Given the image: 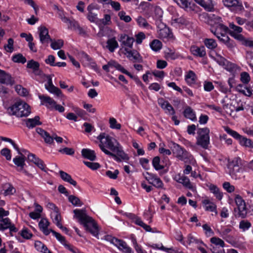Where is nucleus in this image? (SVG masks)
I'll return each mask as SVG.
<instances>
[{
    "label": "nucleus",
    "mask_w": 253,
    "mask_h": 253,
    "mask_svg": "<svg viewBox=\"0 0 253 253\" xmlns=\"http://www.w3.org/2000/svg\"><path fill=\"white\" fill-rule=\"evenodd\" d=\"M108 136H110L108 134H106L105 133H101L98 135V136L97 137V139H98L100 141L99 147L100 149L101 150V151L103 152L106 155L111 156L116 162H121V160H120V159L118 158L115 154L111 152V151L105 148V145H104V139H105V140H106V138Z\"/></svg>",
    "instance_id": "obj_13"
},
{
    "label": "nucleus",
    "mask_w": 253,
    "mask_h": 253,
    "mask_svg": "<svg viewBox=\"0 0 253 253\" xmlns=\"http://www.w3.org/2000/svg\"><path fill=\"white\" fill-rule=\"evenodd\" d=\"M16 189L11 184L8 183L5 185L4 193L6 195H14Z\"/></svg>",
    "instance_id": "obj_54"
},
{
    "label": "nucleus",
    "mask_w": 253,
    "mask_h": 253,
    "mask_svg": "<svg viewBox=\"0 0 253 253\" xmlns=\"http://www.w3.org/2000/svg\"><path fill=\"white\" fill-rule=\"evenodd\" d=\"M187 246L190 245L191 244H204L202 240L195 238L192 234H189L187 236V240L186 241Z\"/></svg>",
    "instance_id": "obj_41"
},
{
    "label": "nucleus",
    "mask_w": 253,
    "mask_h": 253,
    "mask_svg": "<svg viewBox=\"0 0 253 253\" xmlns=\"http://www.w3.org/2000/svg\"><path fill=\"white\" fill-rule=\"evenodd\" d=\"M209 189L211 192L212 193L214 196L218 200H221L223 197V194L220 192L219 189L214 184H211L209 187Z\"/></svg>",
    "instance_id": "obj_36"
},
{
    "label": "nucleus",
    "mask_w": 253,
    "mask_h": 253,
    "mask_svg": "<svg viewBox=\"0 0 253 253\" xmlns=\"http://www.w3.org/2000/svg\"><path fill=\"white\" fill-rule=\"evenodd\" d=\"M106 48L111 52H114L115 49L119 47V44L115 37L109 39L106 42Z\"/></svg>",
    "instance_id": "obj_29"
},
{
    "label": "nucleus",
    "mask_w": 253,
    "mask_h": 253,
    "mask_svg": "<svg viewBox=\"0 0 253 253\" xmlns=\"http://www.w3.org/2000/svg\"><path fill=\"white\" fill-rule=\"evenodd\" d=\"M181 8L187 11H197L198 8L196 4L190 0H174Z\"/></svg>",
    "instance_id": "obj_15"
},
{
    "label": "nucleus",
    "mask_w": 253,
    "mask_h": 253,
    "mask_svg": "<svg viewBox=\"0 0 253 253\" xmlns=\"http://www.w3.org/2000/svg\"><path fill=\"white\" fill-rule=\"evenodd\" d=\"M39 37L40 42L44 44H48L49 42H52V39L50 38L48 33V30L44 26H41L39 28Z\"/></svg>",
    "instance_id": "obj_16"
},
{
    "label": "nucleus",
    "mask_w": 253,
    "mask_h": 253,
    "mask_svg": "<svg viewBox=\"0 0 253 253\" xmlns=\"http://www.w3.org/2000/svg\"><path fill=\"white\" fill-rule=\"evenodd\" d=\"M180 183L182 184L185 188L193 192L196 190V187L191 183L189 178L186 176H182Z\"/></svg>",
    "instance_id": "obj_34"
},
{
    "label": "nucleus",
    "mask_w": 253,
    "mask_h": 253,
    "mask_svg": "<svg viewBox=\"0 0 253 253\" xmlns=\"http://www.w3.org/2000/svg\"><path fill=\"white\" fill-rule=\"evenodd\" d=\"M18 234H20L24 239L26 240L30 239L33 236V234L30 231V230L26 227L23 228Z\"/></svg>",
    "instance_id": "obj_49"
},
{
    "label": "nucleus",
    "mask_w": 253,
    "mask_h": 253,
    "mask_svg": "<svg viewBox=\"0 0 253 253\" xmlns=\"http://www.w3.org/2000/svg\"><path fill=\"white\" fill-rule=\"evenodd\" d=\"M83 163L86 166L93 170H96L101 167L100 165L97 162H91L84 161Z\"/></svg>",
    "instance_id": "obj_57"
},
{
    "label": "nucleus",
    "mask_w": 253,
    "mask_h": 253,
    "mask_svg": "<svg viewBox=\"0 0 253 253\" xmlns=\"http://www.w3.org/2000/svg\"><path fill=\"white\" fill-rule=\"evenodd\" d=\"M202 204L204 207H205L206 211L216 212V205L214 203L211 202L209 200L205 199L203 200Z\"/></svg>",
    "instance_id": "obj_32"
},
{
    "label": "nucleus",
    "mask_w": 253,
    "mask_h": 253,
    "mask_svg": "<svg viewBox=\"0 0 253 253\" xmlns=\"http://www.w3.org/2000/svg\"><path fill=\"white\" fill-rule=\"evenodd\" d=\"M224 130L231 136L237 140L243 147L253 148V140L240 134L237 131L232 129L228 126H224Z\"/></svg>",
    "instance_id": "obj_4"
},
{
    "label": "nucleus",
    "mask_w": 253,
    "mask_h": 253,
    "mask_svg": "<svg viewBox=\"0 0 253 253\" xmlns=\"http://www.w3.org/2000/svg\"><path fill=\"white\" fill-rule=\"evenodd\" d=\"M25 157L24 156H16L13 159V162L17 167H20V169H23L25 165Z\"/></svg>",
    "instance_id": "obj_43"
},
{
    "label": "nucleus",
    "mask_w": 253,
    "mask_h": 253,
    "mask_svg": "<svg viewBox=\"0 0 253 253\" xmlns=\"http://www.w3.org/2000/svg\"><path fill=\"white\" fill-rule=\"evenodd\" d=\"M240 81L245 84H248L251 81V77L249 74L246 72H243L240 74Z\"/></svg>",
    "instance_id": "obj_53"
},
{
    "label": "nucleus",
    "mask_w": 253,
    "mask_h": 253,
    "mask_svg": "<svg viewBox=\"0 0 253 253\" xmlns=\"http://www.w3.org/2000/svg\"><path fill=\"white\" fill-rule=\"evenodd\" d=\"M219 41L224 43L229 48H232L235 46L234 41L231 40L228 36L223 39H220Z\"/></svg>",
    "instance_id": "obj_47"
},
{
    "label": "nucleus",
    "mask_w": 253,
    "mask_h": 253,
    "mask_svg": "<svg viewBox=\"0 0 253 253\" xmlns=\"http://www.w3.org/2000/svg\"><path fill=\"white\" fill-rule=\"evenodd\" d=\"M183 114L185 118L192 121H195L197 120L195 112L190 106H187L185 108Z\"/></svg>",
    "instance_id": "obj_26"
},
{
    "label": "nucleus",
    "mask_w": 253,
    "mask_h": 253,
    "mask_svg": "<svg viewBox=\"0 0 253 253\" xmlns=\"http://www.w3.org/2000/svg\"><path fill=\"white\" fill-rule=\"evenodd\" d=\"M119 41L122 42V44L128 49L132 48L135 39L133 37H129L126 34H121Z\"/></svg>",
    "instance_id": "obj_18"
},
{
    "label": "nucleus",
    "mask_w": 253,
    "mask_h": 253,
    "mask_svg": "<svg viewBox=\"0 0 253 253\" xmlns=\"http://www.w3.org/2000/svg\"><path fill=\"white\" fill-rule=\"evenodd\" d=\"M219 57H220V60L217 61V62L219 64V65L225 66V68L227 71H231L233 68V64L228 61L227 59H226L224 57L220 55H219Z\"/></svg>",
    "instance_id": "obj_38"
},
{
    "label": "nucleus",
    "mask_w": 253,
    "mask_h": 253,
    "mask_svg": "<svg viewBox=\"0 0 253 253\" xmlns=\"http://www.w3.org/2000/svg\"><path fill=\"white\" fill-rule=\"evenodd\" d=\"M118 249L123 253H134L132 249L125 241L120 245V249Z\"/></svg>",
    "instance_id": "obj_45"
},
{
    "label": "nucleus",
    "mask_w": 253,
    "mask_h": 253,
    "mask_svg": "<svg viewBox=\"0 0 253 253\" xmlns=\"http://www.w3.org/2000/svg\"><path fill=\"white\" fill-rule=\"evenodd\" d=\"M170 149L173 154L179 160H184L185 159H190L191 156L190 154L180 145L175 142H172V146H170Z\"/></svg>",
    "instance_id": "obj_8"
},
{
    "label": "nucleus",
    "mask_w": 253,
    "mask_h": 253,
    "mask_svg": "<svg viewBox=\"0 0 253 253\" xmlns=\"http://www.w3.org/2000/svg\"><path fill=\"white\" fill-rule=\"evenodd\" d=\"M104 145L105 148H107L110 149L112 153L115 154L116 156L121 160L127 161L129 158L127 154L123 150L122 146L112 136H108L106 140H104Z\"/></svg>",
    "instance_id": "obj_3"
},
{
    "label": "nucleus",
    "mask_w": 253,
    "mask_h": 253,
    "mask_svg": "<svg viewBox=\"0 0 253 253\" xmlns=\"http://www.w3.org/2000/svg\"><path fill=\"white\" fill-rule=\"evenodd\" d=\"M23 107H20V110L19 111L15 112V116L17 117H23L28 116L31 113L30 107L26 102L22 101Z\"/></svg>",
    "instance_id": "obj_21"
},
{
    "label": "nucleus",
    "mask_w": 253,
    "mask_h": 253,
    "mask_svg": "<svg viewBox=\"0 0 253 253\" xmlns=\"http://www.w3.org/2000/svg\"><path fill=\"white\" fill-rule=\"evenodd\" d=\"M185 80L189 86L195 88L201 86V83L198 81L196 74L192 70L187 72L185 76Z\"/></svg>",
    "instance_id": "obj_14"
},
{
    "label": "nucleus",
    "mask_w": 253,
    "mask_h": 253,
    "mask_svg": "<svg viewBox=\"0 0 253 253\" xmlns=\"http://www.w3.org/2000/svg\"><path fill=\"white\" fill-rule=\"evenodd\" d=\"M51 233L64 247L73 253H82L78 249L68 243L65 237L55 231L50 229Z\"/></svg>",
    "instance_id": "obj_10"
},
{
    "label": "nucleus",
    "mask_w": 253,
    "mask_h": 253,
    "mask_svg": "<svg viewBox=\"0 0 253 253\" xmlns=\"http://www.w3.org/2000/svg\"><path fill=\"white\" fill-rule=\"evenodd\" d=\"M161 101L163 102L160 104L161 108L166 110L165 113L169 115H173L175 114V111L172 105L168 101L164 100L163 98L161 99Z\"/></svg>",
    "instance_id": "obj_25"
},
{
    "label": "nucleus",
    "mask_w": 253,
    "mask_h": 253,
    "mask_svg": "<svg viewBox=\"0 0 253 253\" xmlns=\"http://www.w3.org/2000/svg\"><path fill=\"white\" fill-rule=\"evenodd\" d=\"M252 226V224L248 220H241L239 223V228L242 230V231H245L248 230Z\"/></svg>",
    "instance_id": "obj_55"
},
{
    "label": "nucleus",
    "mask_w": 253,
    "mask_h": 253,
    "mask_svg": "<svg viewBox=\"0 0 253 253\" xmlns=\"http://www.w3.org/2000/svg\"><path fill=\"white\" fill-rule=\"evenodd\" d=\"M125 55L127 58L131 62L135 63H141L143 62V57L135 49H130L127 47L124 48Z\"/></svg>",
    "instance_id": "obj_11"
},
{
    "label": "nucleus",
    "mask_w": 253,
    "mask_h": 253,
    "mask_svg": "<svg viewBox=\"0 0 253 253\" xmlns=\"http://www.w3.org/2000/svg\"><path fill=\"white\" fill-rule=\"evenodd\" d=\"M48 86L46 85L45 88L49 92L54 93L59 97L62 95L61 90L58 87L55 86L53 84L51 79L48 81Z\"/></svg>",
    "instance_id": "obj_30"
},
{
    "label": "nucleus",
    "mask_w": 253,
    "mask_h": 253,
    "mask_svg": "<svg viewBox=\"0 0 253 253\" xmlns=\"http://www.w3.org/2000/svg\"><path fill=\"white\" fill-rule=\"evenodd\" d=\"M64 45V41L62 39L51 42L50 46L54 50L60 49Z\"/></svg>",
    "instance_id": "obj_50"
},
{
    "label": "nucleus",
    "mask_w": 253,
    "mask_h": 253,
    "mask_svg": "<svg viewBox=\"0 0 253 253\" xmlns=\"http://www.w3.org/2000/svg\"><path fill=\"white\" fill-rule=\"evenodd\" d=\"M190 51L194 56L203 58L206 55V49L204 45H192L190 48Z\"/></svg>",
    "instance_id": "obj_19"
},
{
    "label": "nucleus",
    "mask_w": 253,
    "mask_h": 253,
    "mask_svg": "<svg viewBox=\"0 0 253 253\" xmlns=\"http://www.w3.org/2000/svg\"><path fill=\"white\" fill-rule=\"evenodd\" d=\"M224 5L236 14H242L245 11L242 2L238 0H222Z\"/></svg>",
    "instance_id": "obj_7"
},
{
    "label": "nucleus",
    "mask_w": 253,
    "mask_h": 253,
    "mask_svg": "<svg viewBox=\"0 0 253 253\" xmlns=\"http://www.w3.org/2000/svg\"><path fill=\"white\" fill-rule=\"evenodd\" d=\"M110 127L113 129H120L121 127L120 124L117 123L116 119L114 118H110L109 119Z\"/></svg>",
    "instance_id": "obj_61"
},
{
    "label": "nucleus",
    "mask_w": 253,
    "mask_h": 253,
    "mask_svg": "<svg viewBox=\"0 0 253 253\" xmlns=\"http://www.w3.org/2000/svg\"><path fill=\"white\" fill-rule=\"evenodd\" d=\"M118 16L121 20L125 22L128 23L131 20V18L129 15H126V12L124 11H120L118 13Z\"/></svg>",
    "instance_id": "obj_62"
},
{
    "label": "nucleus",
    "mask_w": 253,
    "mask_h": 253,
    "mask_svg": "<svg viewBox=\"0 0 253 253\" xmlns=\"http://www.w3.org/2000/svg\"><path fill=\"white\" fill-rule=\"evenodd\" d=\"M39 98L41 101V104L44 105L47 107H49L48 105L52 106L56 104V102L49 96L41 95H39Z\"/></svg>",
    "instance_id": "obj_35"
},
{
    "label": "nucleus",
    "mask_w": 253,
    "mask_h": 253,
    "mask_svg": "<svg viewBox=\"0 0 253 253\" xmlns=\"http://www.w3.org/2000/svg\"><path fill=\"white\" fill-rule=\"evenodd\" d=\"M204 43L205 45L209 49L214 50L217 46V44L215 40L213 39L206 38L204 39Z\"/></svg>",
    "instance_id": "obj_37"
},
{
    "label": "nucleus",
    "mask_w": 253,
    "mask_h": 253,
    "mask_svg": "<svg viewBox=\"0 0 253 253\" xmlns=\"http://www.w3.org/2000/svg\"><path fill=\"white\" fill-rule=\"evenodd\" d=\"M55 10H57V13L58 14L59 17L61 19L62 21L64 23H67V21H68V17H66L64 15V11L60 8L57 5H55Z\"/></svg>",
    "instance_id": "obj_56"
},
{
    "label": "nucleus",
    "mask_w": 253,
    "mask_h": 253,
    "mask_svg": "<svg viewBox=\"0 0 253 253\" xmlns=\"http://www.w3.org/2000/svg\"><path fill=\"white\" fill-rule=\"evenodd\" d=\"M40 63L33 59L29 60L27 64V68L32 69L35 75L40 74L38 73V72H40Z\"/></svg>",
    "instance_id": "obj_27"
},
{
    "label": "nucleus",
    "mask_w": 253,
    "mask_h": 253,
    "mask_svg": "<svg viewBox=\"0 0 253 253\" xmlns=\"http://www.w3.org/2000/svg\"><path fill=\"white\" fill-rule=\"evenodd\" d=\"M59 174L60 177L63 180L70 183L75 187L77 186V182L72 179L71 176L69 174L63 170H60Z\"/></svg>",
    "instance_id": "obj_28"
},
{
    "label": "nucleus",
    "mask_w": 253,
    "mask_h": 253,
    "mask_svg": "<svg viewBox=\"0 0 253 253\" xmlns=\"http://www.w3.org/2000/svg\"><path fill=\"white\" fill-rule=\"evenodd\" d=\"M12 60L15 63L24 64L26 62V58L21 54H14L12 57Z\"/></svg>",
    "instance_id": "obj_44"
},
{
    "label": "nucleus",
    "mask_w": 253,
    "mask_h": 253,
    "mask_svg": "<svg viewBox=\"0 0 253 253\" xmlns=\"http://www.w3.org/2000/svg\"><path fill=\"white\" fill-rule=\"evenodd\" d=\"M15 89L17 93L20 95L25 96L28 94L27 90L25 88H24L21 85H16L15 86Z\"/></svg>",
    "instance_id": "obj_58"
},
{
    "label": "nucleus",
    "mask_w": 253,
    "mask_h": 253,
    "mask_svg": "<svg viewBox=\"0 0 253 253\" xmlns=\"http://www.w3.org/2000/svg\"><path fill=\"white\" fill-rule=\"evenodd\" d=\"M69 201L71 203L75 206L81 207L83 205V203L80 199L74 196V195H70L68 197Z\"/></svg>",
    "instance_id": "obj_46"
},
{
    "label": "nucleus",
    "mask_w": 253,
    "mask_h": 253,
    "mask_svg": "<svg viewBox=\"0 0 253 253\" xmlns=\"http://www.w3.org/2000/svg\"><path fill=\"white\" fill-rule=\"evenodd\" d=\"M138 25L144 28L148 29L150 25L148 23L147 20L142 16H138L137 20Z\"/></svg>",
    "instance_id": "obj_52"
},
{
    "label": "nucleus",
    "mask_w": 253,
    "mask_h": 253,
    "mask_svg": "<svg viewBox=\"0 0 253 253\" xmlns=\"http://www.w3.org/2000/svg\"><path fill=\"white\" fill-rule=\"evenodd\" d=\"M163 44L159 40H153L150 43V48L152 50L155 52L159 51L162 48Z\"/></svg>",
    "instance_id": "obj_39"
},
{
    "label": "nucleus",
    "mask_w": 253,
    "mask_h": 253,
    "mask_svg": "<svg viewBox=\"0 0 253 253\" xmlns=\"http://www.w3.org/2000/svg\"><path fill=\"white\" fill-rule=\"evenodd\" d=\"M166 55L168 58L173 60L179 58L180 56V54L179 52H176L175 50L171 48L168 49V51L166 53Z\"/></svg>",
    "instance_id": "obj_42"
},
{
    "label": "nucleus",
    "mask_w": 253,
    "mask_h": 253,
    "mask_svg": "<svg viewBox=\"0 0 253 253\" xmlns=\"http://www.w3.org/2000/svg\"><path fill=\"white\" fill-rule=\"evenodd\" d=\"M211 32L220 41V39L225 38L229 31V28L222 23L215 22L211 25L210 28Z\"/></svg>",
    "instance_id": "obj_6"
},
{
    "label": "nucleus",
    "mask_w": 253,
    "mask_h": 253,
    "mask_svg": "<svg viewBox=\"0 0 253 253\" xmlns=\"http://www.w3.org/2000/svg\"><path fill=\"white\" fill-rule=\"evenodd\" d=\"M161 159L160 157H154L152 159V164L156 170H159L164 169V166L161 165Z\"/></svg>",
    "instance_id": "obj_40"
},
{
    "label": "nucleus",
    "mask_w": 253,
    "mask_h": 253,
    "mask_svg": "<svg viewBox=\"0 0 253 253\" xmlns=\"http://www.w3.org/2000/svg\"><path fill=\"white\" fill-rule=\"evenodd\" d=\"M210 132L208 127L198 128L196 144L204 149H207L210 143Z\"/></svg>",
    "instance_id": "obj_5"
},
{
    "label": "nucleus",
    "mask_w": 253,
    "mask_h": 253,
    "mask_svg": "<svg viewBox=\"0 0 253 253\" xmlns=\"http://www.w3.org/2000/svg\"><path fill=\"white\" fill-rule=\"evenodd\" d=\"M68 24V28L69 29H71L73 30H77V28L80 25L79 22L76 20L72 19H70L68 18V21L66 23Z\"/></svg>",
    "instance_id": "obj_51"
},
{
    "label": "nucleus",
    "mask_w": 253,
    "mask_h": 253,
    "mask_svg": "<svg viewBox=\"0 0 253 253\" xmlns=\"http://www.w3.org/2000/svg\"><path fill=\"white\" fill-rule=\"evenodd\" d=\"M229 28L233 30L232 31L229 30V32L228 33L232 37H234L235 39H239V37H242V35H237V34L241 33L243 29L241 27L236 26L233 23H230L229 25Z\"/></svg>",
    "instance_id": "obj_20"
},
{
    "label": "nucleus",
    "mask_w": 253,
    "mask_h": 253,
    "mask_svg": "<svg viewBox=\"0 0 253 253\" xmlns=\"http://www.w3.org/2000/svg\"><path fill=\"white\" fill-rule=\"evenodd\" d=\"M173 21L179 25L187 26L189 24L188 20L184 17L181 16L172 19Z\"/></svg>",
    "instance_id": "obj_59"
},
{
    "label": "nucleus",
    "mask_w": 253,
    "mask_h": 253,
    "mask_svg": "<svg viewBox=\"0 0 253 253\" xmlns=\"http://www.w3.org/2000/svg\"><path fill=\"white\" fill-rule=\"evenodd\" d=\"M0 83L7 85L12 86L15 83V80L10 74L0 69Z\"/></svg>",
    "instance_id": "obj_17"
},
{
    "label": "nucleus",
    "mask_w": 253,
    "mask_h": 253,
    "mask_svg": "<svg viewBox=\"0 0 253 253\" xmlns=\"http://www.w3.org/2000/svg\"><path fill=\"white\" fill-rule=\"evenodd\" d=\"M143 175L148 183L152 184L153 186L158 189L163 187L164 183L157 174L146 172L143 173Z\"/></svg>",
    "instance_id": "obj_12"
},
{
    "label": "nucleus",
    "mask_w": 253,
    "mask_h": 253,
    "mask_svg": "<svg viewBox=\"0 0 253 253\" xmlns=\"http://www.w3.org/2000/svg\"><path fill=\"white\" fill-rule=\"evenodd\" d=\"M74 217L83 225L85 230L90 232L93 236L98 239L99 227L92 217L88 215L85 210L75 209L73 211Z\"/></svg>",
    "instance_id": "obj_1"
},
{
    "label": "nucleus",
    "mask_w": 253,
    "mask_h": 253,
    "mask_svg": "<svg viewBox=\"0 0 253 253\" xmlns=\"http://www.w3.org/2000/svg\"><path fill=\"white\" fill-rule=\"evenodd\" d=\"M202 7L209 12H213L214 10V5L211 0H209L208 1H206Z\"/></svg>",
    "instance_id": "obj_60"
},
{
    "label": "nucleus",
    "mask_w": 253,
    "mask_h": 253,
    "mask_svg": "<svg viewBox=\"0 0 253 253\" xmlns=\"http://www.w3.org/2000/svg\"><path fill=\"white\" fill-rule=\"evenodd\" d=\"M39 116H36L34 118L28 119L26 121V126L29 128H32L38 125H41L42 123L40 121Z\"/></svg>",
    "instance_id": "obj_33"
},
{
    "label": "nucleus",
    "mask_w": 253,
    "mask_h": 253,
    "mask_svg": "<svg viewBox=\"0 0 253 253\" xmlns=\"http://www.w3.org/2000/svg\"><path fill=\"white\" fill-rule=\"evenodd\" d=\"M227 168L232 179H240L243 177V174L245 172V161L239 157L228 159Z\"/></svg>",
    "instance_id": "obj_2"
},
{
    "label": "nucleus",
    "mask_w": 253,
    "mask_h": 253,
    "mask_svg": "<svg viewBox=\"0 0 253 253\" xmlns=\"http://www.w3.org/2000/svg\"><path fill=\"white\" fill-rule=\"evenodd\" d=\"M162 26H164V27H162L158 31V37L164 42H173L175 40V38L171 30L166 25L163 24Z\"/></svg>",
    "instance_id": "obj_9"
},
{
    "label": "nucleus",
    "mask_w": 253,
    "mask_h": 253,
    "mask_svg": "<svg viewBox=\"0 0 253 253\" xmlns=\"http://www.w3.org/2000/svg\"><path fill=\"white\" fill-rule=\"evenodd\" d=\"M81 154L84 158L88 159L90 161H94L96 159V154L94 150L88 148H84L82 150Z\"/></svg>",
    "instance_id": "obj_23"
},
{
    "label": "nucleus",
    "mask_w": 253,
    "mask_h": 253,
    "mask_svg": "<svg viewBox=\"0 0 253 253\" xmlns=\"http://www.w3.org/2000/svg\"><path fill=\"white\" fill-rule=\"evenodd\" d=\"M235 215L237 217L245 218L248 213V209L246 204L234 209Z\"/></svg>",
    "instance_id": "obj_22"
},
{
    "label": "nucleus",
    "mask_w": 253,
    "mask_h": 253,
    "mask_svg": "<svg viewBox=\"0 0 253 253\" xmlns=\"http://www.w3.org/2000/svg\"><path fill=\"white\" fill-rule=\"evenodd\" d=\"M8 43L4 46V48L8 52H12L13 51L14 40L12 38H9L7 41Z\"/></svg>",
    "instance_id": "obj_63"
},
{
    "label": "nucleus",
    "mask_w": 253,
    "mask_h": 253,
    "mask_svg": "<svg viewBox=\"0 0 253 253\" xmlns=\"http://www.w3.org/2000/svg\"><path fill=\"white\" fill-rule=\"evenodd\" d=\"M22 101H18L15 102L13 105L8 108L7 111L11 115L15 116V112H17L20 110V107H23Z\"/></svg>",
    "instance_id": "obj_31"
},
{
    "label": "nucleus",
    "mask_w": 253,
    "mask_h": 253,
    "mask_svg": "<svg viewBox=\"0 0 253 253\" xmlns=\"http://www.w3.org/2000/svg\"><path fill=\"white\" fill-rule=\"evenodd\" d=\"M210 250L212 253H225L223 248L211 245Z\"/></svg>",
    "instance_id": "obj_64"
},
{
    "label": "nucleus",
    "mask_w": 253,
    "mask_h": 253,
    "mask_svg": "<svg viewBox=\"0 0 253 253\" xmlns=\"http://www.w3.org/2000/svg\"><path fill=\"white\" fill-rule=\"evenodd\" d=\"M49 222L46 218H42L39 223V228L42 233L46 236L48 235L51 232L50 229H48Z\"/></svg>",
    "instance_id": "obj_24"
},
{
    "label": "nucleus",
    "mask_w": 253,
    "mask_h": 253,
    "mask_svg": "<svg viewBox=\"0 0 253 253\" xmlns=\"http://www.w3.org/2000/svg\"><path fill=\"white\" fill-rule=\"evenodd\" d=\"M210 242L211 243V245H215L216 246H219L223 248L225 246V243L224 241L218 237H213L211 238Z\"/></svg>",
    "instance_id": "obj_48"
}]
</instances>
